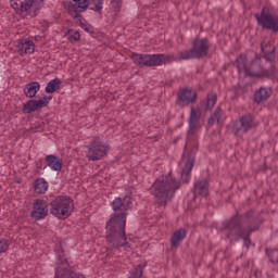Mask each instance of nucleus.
Segmentation results:
<instances>
[{
    "mask_svg": "<svg viewBox=\"0 0 278 278\" xmlns=\"http://www.w3.org/2000/svg\"><path fill=\"white\" fill-rule=\"evenodd\" d=\"M113 214L105 225V240L109 244V250L114 251L116 249H129V242H127V233L125 227L127 225V211L131 207V197L126 195L123 198H115L111 203Z\"/></svg>",
    "mask_w": 278,
    "mask_h": 278,
    "instance_id": "nucleus-1",
    "label": "nucleus"
},
{
    "mask_svg": "<svg viewBox=\"0 0 278 278\" xmlns=\"http://www.w3.org/2000/svg\"><path fill=\"white\" fill-rule=\"evenodd\" d=\"M224 229L226 231V238L228 240H243L244 247L249 249L251 247V233L257 231L260 226H255V217L251 212H247L243 215L236 214L225 222Z\"/></svg>",
    "mask_w": 278,
    "mask_h": 278,
    "instance_id": "nucleus-2",
    "label": "nucleus"
},
{
    "mask_svg": "<svg viewBox=\"0 0 278 278\" xmlns=\"http://www.w3.org/2000/svg\"><path fill=\"white\" fill-rule=\"evenodd\" d=\"M151 194L155 199L157 205H168L175 197V178H173V170L167 175L160 176L151 186Z\"/></svg>",
    "mask_w": 278,
    "mask_h": 278,
    "instance_id": "nucleus-3",
    "label": "nucleus"
},
{
    "mask_svg": "<svg viewBox=\"0 0 278 278\" xmlns=\"http://www.w3.org/2000/svg\"><path fill=\"white\" fill-rule=\"evenodd\" d=\"M103 3H105V0H72L67 8V13L71 14L73 18H78L80 27L92 36L94 35V27L84 24V21H81V12H86L89 8V10L98 12V14H102Z\"/></svg>",
    "mask_w": 278,
    "mask_h": 278,
    "instance_id": "nucleus-4",
    "label": "nucleus"
},
{
    "mask_svg": "<svg viewBox=\"0 0 278 278\" xmlns=\"http://www.w3.org/2000/svg\"><path fill=\"white\" fill-rule=\"evenodd\" d=\"M54 252L56 256L54 278H84V276L77 273L75 267H73L64 256V248H62V243L55 245Z\"/></svg>",
    "mask_w": 278,
    "mask_h": 278,
    "instance_id": "nucleus-5",
    "label": "nucleus"
},
{
    "mask_svg": "<svg viewBox=\"0 0 278 278\" xmlns=\"http://www.w3.org/2000/svg\"><path fill=\"white\" fill-rule=\"evenodd\" d=\"M247 54H241L237 58V71L238 73L244 72V77H256L257 79H262V77H268L270 73L268 70H265L262 64H260V60H254L251 63H247Z\"/></svg>",
    "mask_w": 278,
    "mask_h": 278,
    "instance_id": "nucleus-6",
    "label": "nucleus"
},
{
    "mask_svg": "<svg viewBox=\"0 0 278 278\" xmlns=\"http://www.w3.org/2000/svg\"><path fill=\"white\" fill-rule=\"evenodd\" d=\"M50 214L59 218V220H66L75 210V203L68 195L55 197L50 203Z\"/></svg>",
    "mask_w": 278,
    "mask_h": 278,
    "instance_id": "nucleus-7",
    "label": "nucleus"
},
{
    "mask_svg": "<svg viewBox=\"0 0 278 278\" xmlns=\"http://www.w3.org/2000/svg\"><path fill=\"white\" fill-rule=\"evenodd\" d=\"M194 153H197L194 148L188 150L185 148L182 160L180 162V166L184 167L180 174V179L175 184V190H179L184 184L190 182V175H192V168H194Z\"/></svg>",
    "mask_w": 278,
    "mask_h": 278,
    "instance_id": "nucleus-8",
    "label": "nucleus"
},
{
    "mask_svg": "<svg viewBox=\"0 0 278 278\" xmlns=\"http://www.w3.org/2000/svg\"><path fill=\"white\" fill-rule=\"evenodd\" d=\"M201 129V109L191 108L189 130L186 142V149H193L197 151L199 149V141L197 139V130Z\"/></svg>",
    "mask_w": 278,
    "mask_h": 278,
    "instance_id": "nucleus-9",
    "label": "nucleus"
},
{
    "mask_svg": "<svg viewBox=\"0 0 278 278\" xmlns=\"http://www.w3.org/2000/svg\"><path fill=\"white\" fill-rule=\"evenodd\" d=\"M207 53H210V40L197 38L191 50L178 53V60H201L206 58Z\"/></svg>",
    "mask_w": 278,
    "mask_h": 278,
    "instance_id": "nucleus-10",
    "label": "nucleus"
},
{
    "mask_svg": "<svg viewBox=\"0 0 278 278\" xmlns=\"http://www.w3.org/2000/svg\"><path fill=\"white\" fill-rule=\"evenodd\" d=\"M87 159L89 162H99V160H103L108 155L110 144L103 142L101 138L94 137L87 146Z\"/></svg>",
    "mask_w": 278,
    "mask_h": 278,
    "instance_id": "nucleus-11",
    "label": "nucleus"
},
{
    "mask_svg": "<svg viewBox=\"0 0 278 278\" xmlns=\"http://www.w3.org/2000/svg\"><path fill=\"white\" fill-rule=\"evenodd\" d=\"M131 60L138 66H160L162 62H166V56L164 54H138L132 53Z\"/></svg>",
    "mask_w": 278,
    "mask_h": 278,
    "instance_id": "nucleus-12",
    "label": "nucleus"
},
{
    "mask_svg": "<svg viewBox=\"0 0 278 278\" xmlns=\"http://www.w3.org/2000/svg\"><path fill=\"white\" fill-rule=\"evenodd\" d=\"M10 3L16 14H20L24 18H27L28 16H30V18L38 16L36 11L31 12L34 0H10Z\"/></svg>",
    "mask_w": 278,
    "mask_h": 278,
    "instance_id": "nucleus-13",
    "label": "nucleus"
},
{
    "mask_svg": "<svg viewBox=\"0 0 278 278\" xmlns=\"http://www.w3.org/2000/svg\"><path fill=\"white\" fill-rule=\"evenodd\" d=\"M49 204L47 201L42 199H37L33 203V211L30 212V217L34 218V220H45L47 216H49Z\"/></svg>",
    "mask_w": 278,
    "mask_h": 278,
    "instance_id": "nucleus-14",
    "label": "nucleus"
},
{
    "mask_svg": "<svg viewBox=\"0 0 278 278\" xmlns=\"http://www.w3.org/2000/svg\"><path fill=\"white\" fill-rule=\"evenodd\" d=\"M199 96L192 88H184L178 92V101L184 105H190V103H197Z\"/></svg>",
    "mask_w": 278,
    "mask_h": 278,
    "instance_id": "nucleus-15",
    "label": "nucleus"
},
{
    "mask_svg": "<svg viewBox=\"0 0 278 278\" xmlns=\"http://www.w3.org/2000/svg\"><path fill=\"white\" fill-rule=\"evenodd\" d=\"M239 123L241 125V131H243V134H249V131H251V129H255V127H257V122H255V116H253V114L248 113L245 115H242L239 118Z\"/></svg>",
    "mask_w": 278,
    "mask_h": 278,
    "instance_id": "nucleus-16",
    "label": "nucleus"
},
{
    "mask_svg": "<svg viewBox=\"0 0 278 278\" xmlns=\"http://www.w3.org/2000/svg\"><path fill=\"white\" fill-rule=\"evenodd\" d=\"M46 103L42 100H34L30 99L26 103H24L22 112L23 114H33V112H38V110H42Z\"/></svg>",
    "mask_w": 278,
    "mask_h": 278,
    "instance_id": "nucleus-17",
    "label": "nucleus"
},
{
    "mask_svg": "<svg viewBox=\"0 0 278 278\" xmlns=\"http://www.w3.org/2000/svg\"><path fill=\"white\" fill-rule=\"evenodd\" d=\"M36 51V45L31 40L20 39L17 42V53L25 55L27 53H34Z\"/></svg>",
    "mask_w": 278,
    "mask_h": 278,
    "instance_id": "nucleus-18",
    "label": "nucleus"
},
{
    "mask_svg": "<svg viewBox=\"0 0 278 278\" xmlns=\"http://www.w3.org/2000/svg\"><path fill=\"white\" fill-rule=\"evenodd\" d=\"M193 194L194 197H204L207 198L210 195V185L205 180H198L193 186Z\"/></svg>",
    "mask_w": 278,
    "mask_h": 278,
    "instance_id": "nucleus-19",
    "label": "nucleus"
},
{
    "mask_svg": "<svg viewBox=\"0 0 278 278\" xmlns=\"http://www.w3.org/2000/svg\"><path fill=\"white\" fill-rule=\"evenodd\" d=\"M270 94H273L271 88L261 87L260 90L255 91L254 93V101L255 103H262L264 101H268V99H270Z\"/></svg>",
    "mask_w": 278,
    "mask_h": 278,
    "instance_id": "nucleus-20",
    "label": "nucleus"
},
{
    "mask_svg": "<svg viewBox=\"0 0 278 278\" xmlns=\"http://www.w3.org/2000/svg\"><path fill=\"white\" fill-rule=\"evenodd\" d=\"M40 90V83L38 81H30L24 88V94L27 99H34L38 91Z\"/></svg>",
    "mask_w": 278,
    "mask_h": 278,
    "instance_id": "nucleus-21",
    "label": "nucleus"
},
{
    "mask_svg": "<svg viewBox=\"0 0 278 278\" xmlns=\"http://www.w3.org/2000/svg\"><path fill=\"white\" fill-rule=\"evenodd\" d=\"M47 166L51 168V170L60 172L62 170V160L55 156V154L46 155Z\"/></svg>",
    "mask_w": 278,
    "mask_h": 278,
    "instance_id": "nucleus-22",
    "label": "nucleus"
},
{
    "mask_svg": "<svg viewBox=\"0 0 278 278\" xmlns=\"http://www.w3.org/2000/svg\"><path fill=\"white\" fill-rule=\"evenodd\" d=\"M34 190L37 194H45L49 190V182L45 178H37L34 182Z\"/></svg>",
    "mask_w": 278,
    "mask_h": 278,
    "instance_id": "nucleus-23",
    "label": "nucleus"
},
{
    "mask_svg": "<svg viewBox=\"0 0 278 278\" xmlns=\"http://www.w3.org/2000/svg\"><path fill=\"white\" fill-rule=\"evenodd\" d=\"M216 101H218V94L214 91L208 92L206 94V100L204 101L205 110H214Z\"/></svg>",
    "mask_w": 278,
    "mask_h": 278,
    "instance_id": "nucleus-24",
    "label": "nucleus"
},
{
    "mask_svg": "<svg viewBox=\"0 0 278 278\" xmlns=\"http://www.w3.org/2000/svg\"><path fill=\"white\" fill-rule=\"evenodd\" d=\"M60 86H62V80L60 78L50 80L46 86L47 94H53L55 90H60Z\"/></svg>",
    "mask_w": 278,
    "mask_h": 278,
    "instance_id": "nucleus-25",
    "label": "nucleus"
},
{
    "mask_svg": "<svg viewBox=\"0 0 278 278\" xmlns=\"http://www.w3.org/2000/svg\"><path fill=\"white\" fill-rule=\"evenodd\" d=\"M188 236V230L180 228L175 231V247H179L184 240H186V237Z\"/></svg>",
    "mask_w": 278,
    "mask_h": 278,
    "instance_id": "nucleus-26",
    "label": "nucleus"
},
{
    "mask_svg": "<svg viewBox=\"0 0 278 278\" xmlns=\"http://www.w3.org/2000/svg\"><path fill=\"white\" fill-rule=\"evenodd\" d=\"M265 253L271 264H278V250L277 249H266Z\"/></svg>",
    "mask_w": 278,
    "mask_h": 278,
    "instance_id": "nucleus-27",
    "label": "nucleus"
},
{
    "mask_svg": "<svg viewBox=\"0 0 278 278\" xmlns=\"http://www.w3.org/2000/svg\"><path fill=\"white\" fill-rule=\"evenodd\" d=\"M142 273H144V265H137L131 271L128 278H142Z\"/></svg>",
    "mask_w": 278,
    "mask_h": 278,
    "instance_id": "nucleus-28",
    "label": "nucleus"
},
{
    "mask_svg": "<svg viewBox=\"0 0 278 278\" xmlns=\"http://www.w3.org/2000/svg\"><path fill=\"white\" fill-rule=\"evenodd\" d=\"M220 116H223V111L220 109H216L213 115L208 118V125L220 123Z\"/></svg>",
    "mask_w": 278,
    "mask_h": 278,
    "instance_id": "nucleus-29",
    "label": "nucleus"
},
{
    "mask_svg": "<svg viewBox=\"0 0 278 278\" xmlns=\"http://www.w3.org/2000/svg\"><path fill=\"white\" fill-rule=\"evenodd\" d=\"M68 34V40H71V42H79V40L81 39V35L79 34L78 30H74V29H68L67 30Z\"/></svg>",
    "mask_w": 278,
    "mask_h": 278,
    "instance_id": "nucleus-30",
    "label": "nucleus"
},
{
    "mask_svg": "<svg viewBox=\"0 0 278 278\" xmlns=\"http://www.w3.org/2000/svg\"><path fill=\"white\" fill-rule=\"evenodd\" d=\"M8 249H10V244L7 239H0V253H7Z\"/></svg>",
    "mask_w": 278,
    "mask_h": 278,
    "instance_id": "nucleus-31",
    "label": "nucleus"
},
{
    "mask_svg": "<svg viewBox=\"0 0 278 278\" xmlns=\"http://www.w3.org/2000/svg\"><path fill=\"white\" fill-rule=\"evenodd\" d=\"M113 8L115 12H121V1L118 0H112Z\"/></svg>",
    "mask_w": 278,
    "mask_h": 278,
    "instance_id": "nucleus-32",
    "label": "nucleus"
},
{
    "mask_svg": "<svg viewBox=\"0 0 278 278\" xmlns=\"http://www.w3.org/2000/svg\"><path fill=\"white\" fill-rule=\"evenodd\" d=\"M51 97H47L45 96L42 99H40L39 101H42V103H46L45 104V108H47V105H49V101H51Z\"/></svg>",
    "mask_w": 278,
    "mask_h": 278,
    "instance_id": "nucleus-33",
    "label": "nucleus"
},
{
    "mask_svg": "<svg viewBox=\"0 0 278 278\" xmlns=\"http://www.w3.org/2000/svg\"><path fill=\"white\" fill-rule=\"evenodd\" d=\"M170 244H172V248L175 249V232L172 233Z\"/></svg>",
    "mask_w": 278,
    "mask_h": 278,
    "instance_id": "nucleus-34",
    "label": "nucleus"
},
{
    "mask_svg": "<svg viewBox=\"0 0 278 278\" xmlns=\"http://www.w3.org/2000/svg\"><path fill=\"white\" fill-rule=\"evenodd\" d=\"M261 47H262V51H266V47H264V45H262Z\"/></svg>",
    "mask_w": 278,
    "mask_h": 278,
    "instance_id": "nucleus-35",
    "label": "nucleus"
},
{
    "mask_svg": "<svg viewBox=\"0 0 278 278\" xmlns=\"http://www.w3.org/2000/svg\"><path fill=\"white\" fill-rule=\"evenodd\" d=\"M269 53H275V48H273V49L269 51Z\"/></svg>",
    "mask_w": 278,
    "mask_h": 278,
    "instance_id": "nucleus-36",
    "label": "nucleus"
}]
</instances>
